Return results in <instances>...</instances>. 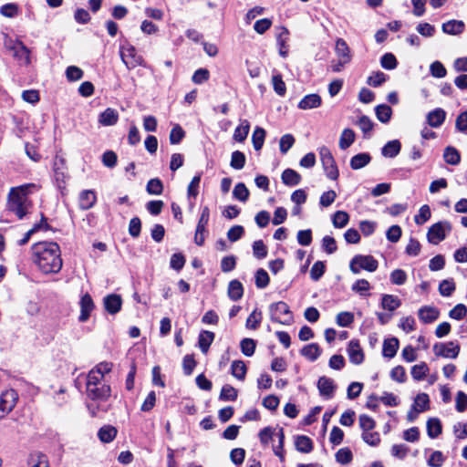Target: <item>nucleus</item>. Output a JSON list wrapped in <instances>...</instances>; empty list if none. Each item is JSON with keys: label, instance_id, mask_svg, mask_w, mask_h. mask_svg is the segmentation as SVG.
Masks as SVG:
<instances>
[{"label": "nucleus", "instance_id": "25", "mask_svg": "<svg viewBox=\"0 0 467 467\" xmlns=\"http://www.w3.org/2000/svg\"><path fill=\"white\" fill-rule=\"evenodd\" d=\"M336 54L338 57V58L343 59V62H350L351 61V54L350 49L347 44V42L342 39L338 38L336 41Z\"/></svg>", "mask_w": 467, "mask_h": 467}, {"label": "nucleus", "instance_id": "40", "mask_svg": "<svg viewBox=\"0 0 467 467\" xmlns=\"http://www.w3.org/2000/svg\"><path fill=\"white\" fill-rule=\"evenodd\" d=\"M246 366L242 360H234L231 366L232 375L237 379L244 380L246 375Z\"/></svg>", "mask_w": 467, "mask_h": 467}, {"label": "nucleus", "instance_id": "58", "mask_svg": "<svg viewBox=\"0 0 467 467\" xmlns=\"http://www.w3.org/2000/svg\"><path fill=\"white\" fill-rule=\"evenodd\" d=\"M255 285L260 288H265L269 284V275L265 269H258L255 273Z\"/></svg>", "mask_w": 467, "mask_h": 467}, {"label": "nucleus", "instance_id": "4", "mask_svg": "<svg viewBox=\"0 0 467 467\" xmlns=\"http://www.w3.org/2000/svg\"><path fill=\"white\" fill-rule=\"evenodd\" d=\"M270 317L274 322L282 325H291L294 321L293 314L285 302L279 301L269 306Z\"/></svg>", "mask_w": 467, "mask_h": 467}, {"label": "nucleus", "instance_id": "54", "mask_svg": "<svg viewBox=\"0 0 467 467\" xmlns=\"http://www.w3.org/2000/svg\"><path fill=\"white\" fill-rule=\"evenodd\" d=\"M83 70L77 66H69L66 69V78L68 81H78L83 78Z\"/></svg>", "mask_w": 467, "mask_h": 467}, {"label": "nucleus", "instance_id": "62", "mask_svg": "<svg viewBox=\"0 0 467 467\" xmlns=\"http://www.w3.org/2000/svg\"><path fill=\"white\" fill-rule=\"evenodd\" d=\"M431 213L429 205L424 204L420 208L419 213L415 216L414 220L417 224H423L431 218Z\"/></svg>", "mask_w": 467, "mask_h": 467}, {"label": "nucleus", "instance_id": "27", "mask_svg": "<svg viewBox=\"0 0 467 467\" xmlns=\"http://www.w3.org/2000/svg\"><path fill=\"white\" fill-rule=\"evenodd\" d=\"M282 182L287 186H296L300 183L301 175L293 169H285L282 173Z\"/></svg>", "mask_w": 467, "mask_h": 467}, {"label": "nucleus", "instance_id": "6", "mask_svg": "<svg viewBox=\"0 0 467 467\" xmlns=\"http://www.w3.org/2000/svg\"><path fill=\"white\" fill-rule=\"evenodd\" d=\"M378 266L379 263L372 255H355L349 264V269L353 274H358L360 270L374 272Z\"/></svg>", "mask_w": 467, "mask_h": 467}, {"label": "nucleus", "instance_id": "9", "mask_svg": "<svg viewBox=\"0 0 467 467\" xmlns=\"http://www.w3.org/2000/svg\"><path fill=\"white\" fill-rule=\"evenodd\" d=\"M460 345L456 341L436 343L433 346L434 354L446 358H456L460 353Z\"/></svg>", "mask_w": 467, "mask_h": 467}, {"label": "nucleus", "instance_id": "33", "mask_svg": "<svg viewBox=\"0 0 467 467\" xmlns=\"http://www.w3.org/2000/svg\"><path fill=\"white\" fill-rule=\"evenodd\" d=\"M250 130V123L247 119H242L241 124L235 128L234 132V140L243 142L247 138Z\"/></svg>", "mask_w": 467, "mask_h": 467}, {"label": "nucleus", "instance_id": "17", "mask_svg": "<svg viewBox=\"0 0 467 467\" xmlns=\"http://www.w3.org/2000/svg\"><path fill=\"white\" fill-rule=\"evenodd\" d=\"M98 120L102 126L115 125L119 120V113L116 109L108 108L99 115Z\"/></svg>", "mask_w": 467, "mask_h": 467}, {"label": "nucleus", "instance_id": "11", "mask_svg": "<svg viewBox=\"0 0 467 467\" xmlns=\"http://www.w3.org/2000/svg\"><path fill=\"white\" fill-rule=\"evenodd\" d=\"M79 306H80V315H79L78 320L80 322H86L89 318L90 314L95 307L94 302L89 294L87 293L82 296L80 302H79Z\"/></svg>", "mask_w": 467, "mask_h": 467}, {"label": "nucleus", "instance_id": "49", "mask_svg": "<svg viewBox=\"0 0 467 467\" xmlns=\"http://www.w3.org/2000/svg\"><path fill=\"white\" fill-rule=\"evenodd\" d=\"M272 84L274 90L277 95L282 97L285 95L286 86L280 74H276L272 77Z\"/></svg>", "mask_w": 467, "mask_h": 467}, {"label": "nucleus", "instance_id": "51", "mask_svg": "<svg viewBox=\"0 0 467 467\" xmlns=\"http://www.w3.org/2000/svg\"><path fill=\"white\" fill-rule=\"evenodd\" d=\"M262 320V312L254 309L248 317L246 320V327L249 329H256Z\"/></svg>", "mask_w": 467, "mask_h": 467}, {"label": "nucleus", "instance_id": "45", "mask_svg": "<svg viewBox=\"0 0 467 467\" xmlns=\"http://www.w3.org/2000/svg\"><path fill=\"white\" fill-rule=\"evenodd\" d=\"M245 155L239 150H235L232 153L230 165L234 170H241L245 165Z\"/></svg>", "mask_w": 467, "mask_h": 467}, {"label": "nucleus", "instance_id": "61", "mask_svg": "<svg viewBox=\"0 0 467 467\" xmlns=\"http://www.w3.org/2000/svg\"><path fill=\"white\" fill-rule=\"evenodd\" d=\"M295 143V138L291 134H285L281 137L279 147L280 151L283 154H285L294 145Z\"/></svg>", "mask_w": 467, "mask_h": 467}, {"label": "nucleus", "instance_id": "43", "mask_svg": "<svg viewBox=\"0 0 467 467\" xmlns=\"http://www.w3.org/2000/svg\"><path fill=\"white\" fill-rule=\"evenodd\" d=\"M249 194H250L249 190L247 189L245 184L243 182H238L234 186V191H233L234 198H235L236 200L243 202H245L248 200Z\"/></svg>", "mask_w": 467, "mask_h": 467}, {"label": "nucleus", "instance_id": "59", "mask_svg": "<svg viewBox=\"0 0 467 467\" xmlns=\"http://www.w3.org/2000/svg\"><path fill=\"white\" fill-rule=\"evenodd\" d=\"M336 460L341 464H348L352 461V451L348 448H341L336 453Z\"/></svg>", "mask_w": 467, "mask_h": 467}, {"label": "nucleus", "instance_id": "44", "mask_svg": "<svg viewBox=\"0 0 467 467\" xmlns=\"http://www.w3.org/2000/svg\"><path fill=\"white\" fill-rule=\"evenodd\" d=\"M355 132L351 129H345L339 139V147L342 150H346L354 142Z\"/></svg>", "mask_w": 467, "mask_h": 467}, {"label": "nucleus", "instance_id": "22", "mask_svg": "<svg viewBox=\"0 0 467 467\" xmlns=\"http://www.w3.org/2000/svg\"><path fill=\"white\" fill-rule=\"evenodd\" d=\"M97 200L95 192L84 190L79 194V207L82 210H88L93 207Z\"/></svg>", "mask_w": 467, "mask_h": 467}, {"label": "nucleus", "instance_id": "48", "mask_svg": "<svg viewBox=\"0 0 467 467\" xmlns=\"http://www.w3.org/2000/svg\"><path fill=\"white\" fill-rule=\"evenodd\" d=\"M220 400L224 401H234L237 399V390L231 385H224L220 393Z\"/></svg>", "mask_w": 467, "mask_h": 467}, {"label": "nucleus", "instance_id": "8", "mask_svg": "<svg viewBox=\"0 0 467 467\" xmlns=\"http://www.w3.org/2000/svg\"><path fill=\"white\" fill-rule=\"evenodd\" d=\"M451 231V224L448 221H441L432 224L427 234V239L431 244H438L443 241Z\"/></svg>", "mask_w": 467, "mask_h": 467}, {"label": "nucleus", "instance_id": "10", "mask_svg": "<svg viewBox=\"0 0 467 467\" xmlns=\"http://www.w3.org/2000/svg\"><path fill=\"white\" fill-rule=\"evenodd\" d=\"M17 398V393L14 389H7L1 394L0 419H2L6 413L13 410V408L16 406Z\"/></svg>", "mask_w": 467, "mask_h": 467}, {"label": "nucleus", "instance_id": "28", "mask_svg": "<svg viewBox=\"0 0 467 467\" xmlns=\"http://www.w3.org/2000/svg\"><path fill=\"white\" fill-rule=\"evenodd\" d=\"M30 467H49L47 456L40 451L32 452L28 458Z\"/></svg>", "mask_w": 467, "mask_h": 467}, {"label": "nucleus", "instance_id": "36", "mask_svg": "<svg viewBox=\"0 0 467 467\" xmlns=\"http://www.w3.org/2000/svg\"><path fill=\"white\" fill-rule=\"evenodd\" d=\"M295 445L296 450L300 452L308 453L313 450V442L311 439L305 435L297 436Z\"/></svg>", "mask_w": 467, "mask_h": 467}, {"label": "nucleus", "instance_id": "1", "mask_svg": "<svg viewBox=\"0 0 467 467\" xmlns=\"http://www.w3.org/2000/svg\"><path fill=\"white\" fill-rule=\"evenodd\" d=\"M112 368L111 362L103 361L94 367L87 376L86 392L89 400L87 408L93 417L110 409L109 400L111 397V388L106 382L105 375L109 373Z\"/></svg>", "mask_w": 467, "mask_h": 467}, {"label": "nucleus", "instance_id": "19", "mask_svg": "<svg viewBox=\"0 0 467 467\" xmlns=\"http://www.w3.org/2000/svg\"><path fill=\"white\" fill-rule=\"evenodd\" d=\"M288 36L289 31L286 27L282 26L279 28V32L276 35V42L279 47V55L283 57H286L288 55Z\"/></svg>", "mask_w": 467, "mask_h": 467}, {"label": "nucleus", "instance_id": "53", "mask_svg": "<svg viewBox=\"0 0 467 467\" xmlns=\"http://www.w3.org/2000/svg\"><path fill=\"white\" fill-rule=\"evenodd\" d=\"M209 218L210 209L209 207L204 206L202 209L201 216L196 226V231H198V233L206 232V226L208 224Z\"/></svg>", "mask_w": 467, "mask_h": 467}, {"label": "nucleus", "instance_id": "57", "mask_svg": "<svg viewBox=\"0 0 467 467\" xmlns=\"http://www.w3.org/2000/svg\"><path fill=\"white\" fill-rule=\"evenodd\" d=\"M380 65L383 68L391 70L397 67L398 62L393 54L386 53L380 58Z\"/></svg>", "mask_w": 467, "mask_h": 467}, {"label": "nucleus", "instance_id": "37", "mask_svg": "<svg viewBox=\"0 0 467 467\" xmlns=\"http://www.w3.org/2000/svg\"><path fill=\"white\" fill-rule=\"evenodd\" d=\"M443 159L450 165H457L461 161V155L454 147L448 146L444 150Z\"/></svg>", "mask_w": 467, "mask_h": 467}, {"label": "nucleus", "instance_id": "41", "mask_svg": "<svg viewBox=\"0 0 467 467\" xmlns=\"http://www.w3.org/2000/svg\"><path fill=\"white\" fill-rule=\"evenodd\" d=\"M414 409H418L420 412L426 411L430 409V399L426 393H420L414 399L412 405Z\"/></svg>", "mask_w": 467, "mask_h": 467}, {"label": "nucleus", "instance_id": "29", "mask_svg": "<svg viewBox=\"0 0 467 467\" xmlns=\"http://www.w3.org/2000/svg\"><path fill=\"white\" fill-rule=\"evenodd\" d=\"M117 429L111 425H105L99 430L98 437L100 441L109 443L117 436Z\"/></svg>", "mask_w": 467, "mask_h": 467}, {"label": "nucleus", "instance_id": "21", "mask_svg": "<svg viewBox=\"0 0 467 467\" xmlns=\"http://www.w3.org/2000/svg\"><path fill=\"white\" fill-rule=\"evenodd\" d=\"M322 99L318 94H309L305 96L298 103L301 109H317L321 105Z\"/></svg>", "mask_w": 467, "mask_h": 467}, {"label": "nucleus", "instance_id": "42", "mask_svg": "<svg viewBox=\"0 0 467 467\" xmlns=\"http://www.w3.org/2000/svg\"><path fill=\"white\" fill-rule=\"evenodd\" d=\"M265 130L263 128L256 127L252 135V142L255 150H260L264 145Z\"/></svg>", "mask_w": 467, "mask_h": 467}, {"label": "nucleus", "instance_id": "5", "mask_svg": "<svg viewBox=\"0 0 467 467\" xmlns=\"http://www.w3.org/2000/svg\"><path fill=\"white\" fill-rule=\"evenodd\" d=\"M119 55L128 69L135 68L138 66L146 67L144 58L138 55L135 47L130 43H125L119 47Z\"/></svg>", "mask_w": 467, "mask_h": 467}, {"label": "nucleus", "instance_id": "39", "mask_svg": "<svg viewBox=\"0 0 467 467\" xmlns=\"http://www.w3.org/2000/svg\"><path fill=\"white\" fill-rule=\"evenodd\" d=\"M378 119L382 123H388L392 115V109L386 104L379 105L375 109Z\"/></svg>", "mask_w": 467, "mask_h": 467}, {"label": "nucleus", "instance_id": "46", "mask_svg": "<svg viewBox=\"0 0 467 467\" xmlns=\"http://www.w3.org/2000/svg\"><path fill=\"white\" fill-rule=\"evenodd\" d=\"M146 190L150 194L161 195L163 192V184L158 178L150 179L147 183Z\"/></svg>", "mask_w": 467, "mask_h": 467}, {"label": "nucleus", "instance_id": "30", "mask_svg": "<svg viewBox=\"0 0 467 467\" xmlns=\"http://www.w3.org/2000/svg\"><path fill=\"white\" fill-rule=\"evenodd\" d=\"M401 149V144L400 140H393L387 142L381 150V153L384 157L387 158H394L396 157Z\"/></svg>", "mask_w": 467, "mask_h": 467}, {"label": "nucleus", "instance_id": "31", "mask_svg": "<svg viewBox=\"0 0 467 467\" xmlns=\"http://www.w3.org/2000/svg\"><path fill=\"white\" fill-rule=\"evenodd\" d=\"M228 296L233 301H237L242 298L244 295V287L240 281L232 280L228 285Z\"/></svg>", "mask_w": 467, "mask_h": 467}, {"label": "nucleus", "instance_id": "52", "mask_svg": "<svg viewBox=\"0 0 467 467\" xmlns=\"http://www.w3.org/2000/svg\"><path fill=\"white\" fill-rule=\"evenodd\" d=\"M351 289L360 296H368V291L370 289V285L366 279H358L352 285Z\"/></svg>", "mask_w": 467, "mask_h": 467}, {"label": "nucleus", "instance_id": "23", "mask_svg": "<svg viewBox=\"0 0 467 467\" xmlns=\"http://www.w3.org/2000/svg\"><path fill=\"white\" fill-rule=\"evenodd\" d=\"M214 333L203 330L199 334L198 346L203 354H206L209 350L210 346L214 340Z\"/></svg>", "mask_w": 467, "mask_h": 467}, {"label": "nucleus", "instance_id": "26", "mask_svg": "<svg viewBox=\"0 0 467 467\" xmlns=\"http://www.w3.org/2000/svg\"><path fill=\"white\" fill-rule=\"evenodd\" d=\"M300 353L308 360L315 361L321 355V349L317 343H311L303 347Z\"/></svg>", "mask_w": 467, "mask_h": 467}, {"label": "nucleus", "instance_id": "16", "mask_svg": "<svg viewBox=\"0 0 467 467\" xmlns=\"http://www.w3.org/2000/svg\"><path fill=\"white\" fill-rule=\"evenodd\" d=\"M317 388L320 395L329 399L333 396L336 386L332 379L323 376L317 381Z\"/></svg>", "mask_w": 467, "mask_h": 467}, {"label": "nucleus", "instance_id": "24", "mask_svg": "<svg viewBox=\"0 0 467 467\" xmlns=\"http://www.w3.org/2000/svg\"><path fill=\"white\" fill-rule=\"evenodd\" d=\"M399 349V340L396 337L385 339L383 342L382 354L385 358H392Z\"/></svg>", "mask_w": 467, "mask_h": 467}, {"label": "nucleus", "instance_id": "20", "mask_svg": "<svg viewBox=\"0 0 467 467\" xmlns=\"http://www.w3.org/2000/svg\"><path fill=\"white\" fill-rule=\"evenodd\" d=\"M446 118V112L441 108L431 110L427 115V122L432 128L441 127Z\"/></svg>", "mask_w": 467, "mask_h": 467}, {"label": "nucleus", "instance_id": "50", "mask_svg": "<svg viewBox=\"0 0 467 467\" xmlns=\"http://www.w3.org/2000/svg\"><path fill=\"white\" fill-rule=\"evenodd\" d=\"M256 343L252 338H244L240 343L241 351L246 357L254 355L255 350Z\"/></svg>", "mask_w": 467, "mask_h": 467}, {"label": "nucleus", "instance_id": "2", "mask_svg": "<svg viewBox=\"0 0 467 467\" xmlns=\"http://www.w3.org/2000/svg\"><path fill=\"white\" fill-rule=\"evenodd\" d=\"M32 260L44 274H57L62 268L59 245L54 242H39L31 247Z\"/></svg>", "mask_w": 467, "mask_h": 467}, {"label": "nucleus", "instance_id": "7", "mask_svg": "<svg viewBox=\"0 0 467 467\" xmlns=\"http://www.w3.org/2000/svg\"><path fill=\"white\" fill-rule=\"evenodd\" d=\"M319 155L326 175L330 180H337L339 172L330 150L323 146L319 149Z\"/></svg>", "mask_w": 467, "mask_h": 467}, {"label": "nucleus", "instance_id": "14", "mask_svg": "<svg viewBox=\"0 0 467 467\" xmlns=\"http://www.w3.org/2000/svg\"><path fill=\"white\" fill-rule=\"evenodd\" d=\"M103 304L108 313L115 315L121 309L122 299L117 294H110L104 297Z\"/></svg>", "mask_w": 467, "mask_h": 467}, {"label": "nucleus", "instance_id": "32", "mask_svg": "<svg viewBox=\"0 0 467 467\" xmlns=\"http://www.w3.org/2000/svg\"><path fill=\"white\" fill-rule=\"evenodd\" d=\"M371 161V156L367 152L358 153L350 160V167L353 170H358L367 166Z\"/></svg>", "mask_w": 467, "mask_h": 467}, {"label": "nucleus", "instance_id": "12", "mask_svg": "<svg viewBox=\"0 0 467 467\" xmlns=\"http://www.w3.org/2000/svg\"><path fill=\"white\" fill-rule=\"evenodd\" d=\"M419 319L424 324H430L440 317V310L435 306H424L418 310Z\"/></svg>", "mask_w": 467, "mask_h": 467}, {"label": "nucleus", "instance_id": "64", "mask_svg": "<svg viewBox=\"0 0 467 467\" xmlns=\"http://www.w3.org/2000/svg\"><path fill=\"white\" fill-rule=\"evenodd\" d=\"M455 127L458 131L467 134V110L462 112L456 119Z\"/></svg>", "mask_w": 467, "mask_h": 467}, {"label": "nucleus", "instance_id": "3", "mask_svg": "<svg viewBox=\"0 0 467 467\" xmlns=\"http://www.w3.org/2000/svg\"><path fill=\"white\" fill-rule=\"evenodd\" d=\"M34 187L35 184H24L10 190L7 208L10 212L14 213L18 219H23L31 207L28 193L29 189Z\"/></svg>", "mask_w": 467, "mask_h": 467}, {"label": "nucleus", "instance_id": "56", "mask_svg": "<svg viewBox=\"0 0 467 467\" xmlns=\"http://www.w3.org/2000/svg\"><path fill=\"white\" fill-rule=\"evenodd\" d=\"M428 371L429 368L426 363L421 362L420 364L414 365L410 373L415 380H421L426 376Z\"/></svg>", "mask_w": 467, "mask_h": 467}, {"label": "nucleus", "instance_id": "55", "mask_svg": "<svg viewBox=\"0 0 467 467\" xmlns=\"http://www.w3.org/2000/svg\"><path fill=\"white\" fill-rule=\"evenodd\" d=\"M326 270L325 263L322 261H317L311 267L310 277L314 281H318L324 275Z\"/></svg>", "mask_w": 467, "mask_h": 467}, {"label": "nucleus", "instance_id": "35", "mask_svg": "<svg viewBox=\"0 0 467 467\" xmlns=\"http://www.w3.org/2000/svg\"><path fill=\"white\" fill-rule=\"evenodd\" d=\"M12 49L14 50V56L24 61L26 64L30 63L29 49L22 42H16Z\"/></svg>", "mask_w": 467, "mask_h": 467}, {"label": "nucleus", "instance_id": "60", "mask_svg": "<svg viewBox=\"0 0 467 467\" xmlns=\"http://www.w3.org/2000/svg\"><path fill=\"white\" fill-rule=\"evenodd\" d=\"M386 80L387 76L381 71H377L368 78L367 83L368 85L376 88L382 85Z\"/></svg>", "mask_w": 467, "mask_h": 467}, {"label": "nucleus", "instance_id": "38", "mask_svg": "<svg viewBox=\"0 0 467 467\" xmlns=\"http://www.w3.org/2000/svg\"><path fill=\"white\" fill-rule=\"evenodd\" d=\"M401 305L400 300L392 295H383L381 299V306L389 311H394Z\"/></svg>", "mask_w": 467, "mask_h": 467}, {"label": "nucleus", "instance_id": "18", "mask_svg": "<svg viewBox=\"0 0 467 467\" xmlns=\"http://www.w3.org/2000/svg\"><path fill=\"white\" fill-rule=\"evenodd\" d=\"M441 28L445 34L458 36L463 32L465 24L462 20L452 19L443 23Z\"/></svg>", "mask_w": 467, "mask_h": 467}, {"label": "nucleus", "instance_id": "34", "mask_svg": "<svg viewBox=\"0 0 467 467\" xmlns=\"http://www.w3.org/2000/svg\"><path fill=\"white\" fill-rule=\"evenodd\" d=\"M442 431L441 420L437 418H431L427 421V433L431 439L437 438Z\"/></svg>", "mask_w": 467, "mask_h": 467}, {"label": "nucleus", "instance_id": "15", "mask_svg": "<svg viewBox=\"0 0 467 467\" xmlns=\"http://www.w3.org/2000/svg\"><path fill=\"white\" fill-rule=\"evenodd\" d=\"M66 162L62 157L57 156L54 160L53 171L56 181L58 182V187H61L60 183H65L67 173H66Z\"/></svg>", "mask_w": 467, "mask_h": 467}, {"label": "nucleus", "instance_id": "13", "mask_svg": "<svg viewBox=\"0 0 467 467\" xmlns=\"http://www.w3.org/2000/svg\"><path fill=\"white\" fill-rule=\"evenodd\" d=\"M348 354L351 363L359 365L364 360V353L358 340H350L348 347Z\"/></svg>", "mask_w": 467, "mask_h": 467}, {"label": "nucleus", "instance_id": "63", "mask_svg": "<svg viewBox=\"0 0 467 467\" xmlns=\"http://www.w3.org/2000/svg\"><path fill=\"white\" fill-rule=\"evenodd\" d=\"M467 315V307L463 304L456 305L450 312L449 317L455 320H462Z\"/></svg>", "mask_w": 467, "mask_h": 467}, {"label": "nucleus", "instance_id": "47", "mask_svg": "<svg viewBox=\"0 0 467 467\" xmlns=\"http://www.w3.org/2000/svg\"><path fill=\"white\" fill-rule=\"evenodd\" d=\"M349 221V216L348 213L344 211H337L334 213L332 218L333 225L336 228H343L345 227Z\"/></svg>", "mask_w": 467, "mask_h": 467}]
</instances>
